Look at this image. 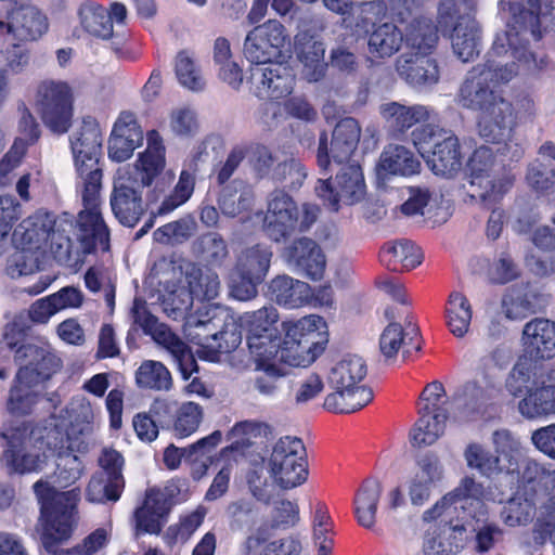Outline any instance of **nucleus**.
<instances>
[{"instance_id":"nucleus-1","label":"nucleus","mask_w":555,"mask_h":555,"mask_svg":"<svg viewBox=\"0 0 555 555\" xmlns=\"http://www.w3.org/2000/svg\"><path fill=\"white\" fill-rule=\"evenodd\" d=\"M548 9V0H515L506 30L496 34L486 61L466 74L459 89L456 101L476 113L480 139L498 145V151L511 160L524 156L516 129L533 121L535 103L528 95L508 99L490 88L489 81L508 83L520 72L537 74L545 67L546 60L528 50L527 44L541 38V17Z\"/></svg>"},{"instance_id":"nucleus-2","label":"nucleus","mask_w":555,"mask_h":555,"mask_svg":"<svg viewBox=\"0 0 555 555\" xmlns=\"http://www.w3.org/2000/svg\"><path fill=\"white\" fill-rule=\"evenodd\" d=\"M103 134L98 121L83 118L81 125L69 135V146L74 166L81 188L85 209L78 215V240L85 250H91L96 244L107 247L108 229L99 210L102 188Z\"/></svg>"},{"instance_id":"nucleus-3","label":"nucleus","mask_w":555,"mask_h":555,"mask_svg":"<svg viewBox=\"0 0 555 555\" xmlns=\"http://www.w3.org/2000/svg\"><path fill=\"white\" fill-rule=\"evenodd\" d=\"M555 469L527 460L518 487L505 502L500 518L508 527L529 525L537 518L538 531L555 546Z\"/></svg>"},{"instance_id":"nucleus-4","label":"nucleus","mask_w":555,"mask_h":555,"mask_svg":"<svg viewBox=\"0 0 555 555\" xmlns=\"http://www.w3.org/2000/svg\"><path fill=\"white\" fill-rule=\"evenodd\" d=\"M73 224L65 219H56L55 216L46 210H37L35 214L23 220L12 234V242L20 245L29 244L39 247L42 250L50 248L54 258L60 263L77 262L82 255L92 253L95 248L107 250L96 244L91 250L83 249L81 242L78 240V223L76 224V240L78 246H75L67 233ZM109 240L107 241V246Z\"/></svg>"},{"instance_id":"nucleus-5","label":"nucleus","mask_w":555,"mask_h":555,"mask_svg":"<svg viewBox=\"0 0 555 555\" xmlns=\"http://www.w3.org/2000/svg\"><path fill=\"white\" fill-rule=\"evenodd\" d=\"M15 362L21 367L10 390L7 410L23 416L34 411L41 399L40 385L59 370L61 361L48 347L29 345L16 350Z\"/></svg>"},{"instance_id":"nucleus-6","label":"nucleus","mask_w":555,"mask_h":555,"mask_svg":"<svg viewBox=\"0 0 555 555\" xmlns=\"http://www.w3.org/2000/svg\"><path fill=\"white\" fill-rule=\"evenodd\" d=\"M504 388L513 398H520L519 414L526 420L555 415V385L535 369V360L520 356L508 372Z\"/></svg>"},{"instance_id":"nucleus-7","label":"nucleus","mask_w":555,"mask_h":555,"mask_svg":"<svg viewBox=\"0 0 555 555\" xmlns=\"http://www.w3.org/2000/svg\"><path fill=\"white\" fill-rule=\"evenodd\" d=\"M366 374L367 366L361 357L345 356L328 373L327 382L334 391L325 397L323 406L335 413H353L367 405L373 391L361 384Z\"/></svg>"},{"instance_id":"nucleus-8","label":"nucleus","mask_w":555,"mask_h":555,"mask_svg":"<svg viewBox=\"0 0 555 555\" xmlns=\"http://www.w3.org/2000/svg\"><path fill=\"white\" fill-rule=\"evenodd\" d=\"M482 493L480 483L472 477H464L456 488L423 512L422 520L427 524L439 520L440 528L447 530L462 525L466 534L469 519H475L477 522H483L487 519L488 511L481 501Z\"/></svg>"},{"instance_id":"nucleus-9","label":"nucleus","mask_w":555,"mask_h":555,"mask_svg":"<svg viewBox=\"0 0 555 555\" xmlns=\"http://www.w3.org/2000/svg\"><path fill=\"white\" fill-rule=\"evenodd\" d=\"M34 491L46 522L42 543L52 553L59 543L68 540L74 532L80 492L78 489L60 492L42 480L34 485Z\"/></svg>"},{"instance_id":"nucleus-10","label":"nucleus","mask_w":555,"mask_h":555,"mask_svg":"<svg viewBox=\"0 0 555 555\" xmlns=\"http://www.w3.org/2000/svg\"><path fill=\"white\" fill-rule=\"evenodd\" d=\"M320 214L317 205L305 203L301 207L284 189H275L266 199L262 230L274 243H282L297 232L308 231Z\"/></svg>"},{"instance_id":"nucleus-11","label":"nucleus","mask_w":555,"mask_h":555,"mask_svg":"<svg viewBox=\"0 0 555 555\" xmlns=\"http://www.w3.org/2000/svg\"><path fill=\"white\" fill-rule=\"evenodd\" d=\"M476 0H441L438 22L442 28L452 27L451 46L464 63L474 61L482 49L481 31L472 16Z\"/></svg>"},{"instance_id":"nucleus-12","label":"nucleus","mask_w":555,"mask_h":555,"mask_svg":"<svg viewBox=\"0 0 555 555\" xmlns=\"http://www.w3.org/2000/svg\"><path fill=\"white\" fill-rule=\"evenodd\" d=\"M493 152L488 146L474 151L468 163V198L472 204L492 207L512 188L514 178L507 172H496Z\"/></svg>"},{"instance_id":"nucleus-13","label":"nucleus","mask_w":555,"mask_h":555,"mask_svg":"<svg viewBox=\"0 0 555 555\" xmlns=\"http://www.w3.org/2000/svg\"><path fill=\"white\" fill-rule=\"evenodd\" d=\"M325 327L324 320L319 315H307L296 322H284L285 338L280 339L276 363L291 366H307L323 351L318 340L320 331Z\"/></svg>"},{"instance_id":"nucleus-14","label":"nucleus","mask_w":555,"mask_h":555,"mask_svg":"<svg viewBox=\"0 0 555 555\" xmlns=\"http://www.w3.org/2000/svg\"><path fill=\"white\" fill-rule=\"evenodd\" d=\"M412 140L435 175L452 177L461 169L459 139L450 130L426 125L412 132Z\"/></svg>"},{"instance_id":"nucleus-15","label":"nucleus","mask_w":555,"mask_h":555,"mask_svg":"<svg viewBox=\"0 0 555 555\" xmlns=\"http://www.w3.org/2000/svg\"><path fill=\"white\" fill-rule=\"evenodd\" d=\"M69 425L65 433L57 426L50 429L46 440L49 448H67L78 453L89 450L95 428V412L91 402L83 396L74 397L65 409Z\"/></svg>"},{"instance_id":"nucleus-16","label":"nucleus","mask_w":555,"mask_h":555,"mask_svg":"<svg viewBox=\"0 0 555 555\" xmlns=\"http://www.w3.org/2000/svg\"><path fill=\"white\" fill-rule=\"evenodd\" d=\"M268 470L273 482L281 489L289 490L302 485L308 478V463L301 439L281 437L273 446Z\"/></svg>"},{"instance_id":"nucleus-17","label":"nucleus","mask_w":555,"mask_h":555,"mask_svg":"<svg viewBox=\"0 0 555 555\" xmlns=\"http://www.w3.org/2000/svg\"><path fill=\"white\" fill-rule=\"evenodd\" d=\"M132 315L134 323L171 354L183 379H189L197 371V363L190 347L167 325L158 323L143 300L134 299Z\"/></svg>"},{"instance_id":"nucleus-18","label":"nucleus","mask_w":555,"mask_h":555,"mask_svg":"<svg viewBox=\"0 0 555 555\" xmlns=\"http://www.w3.org/2000/svg\"><path fill=\"white\" fill-rule=\"evenodd\" d=\"M35 104L43 124L52 132H67L73 118V91L67 82L43 80L37 88Z\"/></svg>"},{"instance_id":"nucleus-19","label":"nucleus","mask_w":555,"mask_h":555,"mask_svg":"<svg viewBox=\"0 0 555 555\" xmlns=\"http://www.w3.org/2000/svg\"><path fill=\"white\" fill-rule=\"evenodd\" d=\"M315 194L332 211H338L340 203L353 205L365 194V183L361 167L349 164L340 168L335 179H319Z\"/></svg>"},{"instance_id":"nucleus-20","label":"nucleus","mask_w":555,"mask_h":555,"mask_svg":"<svg viewBox=\"0 0 555 555\" xmlns=\"http://www.w3.org/2000/svg\"><path fill=\"white\" fill-rule=\"evenodd\" d=\"M287 41L288 35L284 25L276 20H268L248 31L243 53L254 66L266 65L281 55Z\"/></svg>"},{"instance_id":"nucleus-21","label":"nucleus","mask_w":555,"mask_h":555,"mask_svg":"<svg viewBox=\"0 0 555 555\" xmlns=\"http://www.w3.org/2000/svg\"><path fill=\"white\" fill-rule=\"evenodd\" d=\"M140 186L129 167L117 170L111 194V207L124 225L134 227L144 211Z\"/></svg>"},{"instance_id":"nucleus-22","label":"nucleus","mask_w":555,"mask_h":555,"mask_svg":"<svg viewBox=\"0 0 555 555\" xmlns=\"http://www.w3.org/2000/svg\"><path fill=\"white\" fill-rule=\"evenodd\" d=\"M250 83L254 94L260 100L276 101L292 93L294 75L292 70L281 63H269L250 68ZM273 114H276V104H268Z\"/></svg>"},{"instance_id":"nucleus-23","label":"nucleus","mask_w":555,"mask_h":555,"mask_svg":"<svg viewBox=\"0 0 555 555\" xmlns=\"http://www.w3.org/2000/svg\"><path fill=\"white\" fill-rule=\"evenodd\" d=\"M127 13L126 5L120 2H113L106 9L96 2L87 1L79 7L77 15L79 27L86 35L105 41L114 37L113 23L124 24Z\"/></svg>"},{"instance_id":"nucleus-24","label":"nucleus","mask_w":555,"mask_h":555,"mask_svg":"<svg viewBox=\"0 0 555 555\" xmlns=\"http://www.w3.org/2000/svg\"><path fill=\"white\" fill-rule=\"evenodd\" d=\"M361 134V128L354 118L347 117L337 122L333 130L331 149L327 135L322 133L319 139L318 164L326 169L331 159L341 164L348 160L356 151Z\"/></svg>"},{"instance_id":"nucleus-25","label":"nucleus","mask_w":555,"mask_h":555,"mask_svg":"<svg viewBox=\"0 0 555 555\" xmlns=\"http://www.w3.org/2000/svg\"><path fill=\"white\" fill-rule=\"evenodd\" d=\"M282 258L288 266L305 273L312 280L322 278L325 259L317 243L309 237H299L284 247Z\"/></svg>"},{"instance_id":"nucleus-26","label":"nucleus","mask_w":555,"mask_h":555,"mask_svg":"<svg viewBox=\"0 0 555 555\" xmlns=\"http://www.w3.org/2000/svg\"><path fill=\"white\" fill-rule=\"evenodd\" d=\"M522 356L546 360L555 357V322L547 319H533L522 330Z\"/></svg>"},{"instance_id":"nucleus-27","label":"nucleus","mask_w":555,"mask_h":555,"mask_svg":"<svg viewBox=\"0 0 555 555\" xmlns=\"http://www.w3.org/2000/svg\"><path fill=\"white\" fill-rule=\"evenodd\" d=\"M169 509L170 502L164 491L147 490L142 505L134 512L137 530L144 533H159Z\"/></svg>"},{"instance_id":"nucleus-28","label":"nucleus","mask_w":555,"mask_h":555,"mask_svg":"<svg viewBox=\"0 0 555 555\" xmlns=\"http://www.w3.org/2000/svg\"><path fill=\"white\" fill-rule=\"evenodd\" d=\"M11 10L15 40L18 42L36 41L49 29L47 15L31 3L17 4Z\"/></svg>"},{"instance_id":"nucleus-29","label":"nucleus","mask_w":555,"mask_h":555,"mask_svg":"<svg viewBox=\"0 0 555 555\" xmlns=\"http://www.w3.org/2000/svg\"><path fill=\"white\" fill-rule=\"evenodd\" d=\"M428 54L404 53L396 61V70L401 78L414 87L431 86L439 80V70L435 60Z\"/></svg>"},{"instance_id":"nucleus-30","label":"nucleus","mask_w":555,"mask_h":555,"mask_svg":"<svg viewBox=\"0 0 555 555\" xmlns=\"http://www.w3.org/2000/svg\"><path fill=\"white\" fill-rule=\"evenodd\" d=\"M295 50L300 63L304 65L302 74L310 82H317L325 75L324 62L325 47L306 31L295 36Z\"/></svg>"},{"instance_id":"nucleus-31","label":"nucleus","mask_w":555,"mask_h":555,"mask_svg":"<svg viewBox=\"0 0 555 555\" xmlns=\"http://www.w3.org/2000/svg\"><path fill=\"white\" fill-rule=\"evenodd\" d=\"M220 322L223 323L222 328L211 335L216 344L208 345L211 352L210 360H214L219 351L229 352L235 349L242 341L240 325L230 312L222 307L212 308V317L207 321H198V324L216 327L217 323Z\"/></svg>"},{"instance_id":"nucleus-32","label":"nucleus","mask_w":555,"mask_h":555,"mask_svg":"<svg viewBox=\"0 0 555 555\" xmlns=\"http://www.w3.org/2000/svg\"><path fill=\"white\" fill-rule=\"evenodd\" d=\"M194 192V177L188 170H182L173 190L164 196L163 201L156 208H151L150 219L135 233L134 240L141 238L153 227L154 219L158 216H166L185 204Z\"/></svg>"},{"instance_id":"nucleus-33","label":"nucleus","mask_w":555,"mask_h":555,"mask_svg":"<svg viewBox=\"0 0 555 555\" xmlns=\"http://www.w3.org/2000/svg\"><path fill=\"white\" fill-rule=\"evenodd\" d=\"M379 113L391 128L404 132L416 124L430 120L434 111L421 104L405 105L399 102H387L379 106Z\"/></svg>"},{"instance_id":"nucleus-34","label":"nucleus","mask_w":555,"mask_h":555,"mask_svg":"<svg viewBox=\"0 0 555 555\" xmlns=\"http://www.w3.org/2000/svg\"><path fill=\"white\" fill-rule=\"evenodd\" d=\"M269 291L280 306L293 309L311 302L312 289L306 282L288 275H278L271 280Z\"/></svg>"},{"instance_id":"nucleus-35","label":"nucleus","mask_w":555,"mask_h":555,"mask_svg":"<svg viewBox=\"0 0 555 555\" xmlns=\"http://www.w3.org/2000/svg\"><path fill=\"white\" fill-rule=\"evenodd\" d=\"M403 33L392 22H384L373 27L367 38L369 53L376 59H388L402 47Z\"/></svg>"},{"instance_id":"nucleus-36","label":"nucleus","mask_w":555,"mask_h":555,"mask_svg":"<svg viewBox=\"0 0 555 555\" xmlns=\"http://www.w3.org/2000/svg\"><path fill=\"white\" fill-rule=\"evenodd\" d=\"M382 483L377 479H366L356 493L353 500L354 516L360 526L372 529L376 522Z\"/></svg>"},{"instance_id":"nucleus-37","label":"nucleus","mask_w":555,"mask_h":555,"mask_svg":"<svg viewBox=\"0 0 555 555\" xmlns=\"http://www.w3.org/2000/svg\"><path fill=\"white\" fill-rule=\"evenodd\" d=\"M467 540L462 525L452 530L441 529L428 532L423 542L424 555H455L465 545Z\"/></svg>"},{"instance_id":"nucleus-38","label":"nucleus","mask_w":555,"mask_h":555,"mask_svg":"<svg viewBox=\"0 0 555 555\" xmlns=\"http://www.w3.org/2000/svg\"><path fill=\"white\" fill-rule=\"evenodd\" d=\"M147 147L137 160L135 169L140 171L142 186L150 185L165 167V147L158 132H147Z\"/></svg>"},{"instance_id":"nucleus-39","label":"nucleus","mask_w":555,"mask_h":555,"mask_svg":"<svg viewBox=\"0 0 555 555\" xmlns=\"http://www.w3.org/2000/svg\"><path fill=\"white\" fill-rule=\"evenodd\" d=\"M272 257L273 251L270 246L256 244L242 250L237 257L235 270L238 274L262 282L269 272Z\"/></svg>"},{"instance_id":"nucleus-40","label":"nucleus","mask_w":555,"mask_h":555,"mask_svg":"<svg viewBox=\"0 0 555 555\" xmlns=\"http://www.w3.org/2000/svg\"><path fill=\"white\" fill-rule=\"evenodd\" d=\"M403 40L415 53L429 54L438 41L437 28L428 17H413L404 28Z\"/></svg>"},{"instance_id":"nucleus-41","label":"nucleus","mask_w":555,"mask_h":555,"mask_svg":"<svg viewBox=\"0 0 555 555\" xmlns=\"http://www.w3.org/2000/svg\"><path fill=\"white\" fill-rule=\"evenodd\" d=\"M1 436L8 441V449L3 452L1 464L10 473L24 474L40 468L41 460L38 455L21 453L22 433L20 430L15 433L3 430Z\"/></svg>"},{"instance_id":"nucleus-42","label":"nucleus","mask_w":555,"mask_h":555,"mask_svg":"<svg viewBox=\"0 0 555 555\" xmlns=\"http://www.w3.org/2000/svg\"><path fill=\"white\" fill-rule=\"evenodd\" d=\"M418 414L420 417L410 433V440L413 446L421 448L435 443L444 434L448 414L421 411Z\"/></svg>"},{"instance_id":"nucleus-43","label":"nucleus","mask_w":555,"mask_h":555,"mask_svg":"<svg viewBox=\"0 0 555 555\" xmlns=\"http://www.w3.org/2000/svg\"><path fill=\"white\" fill-rule=\"evenodd\" d=\"M12 243L15 250L7 260V274L12 279H17L39 270L46 251L29 244L20 245L16 242Z\"/></svg>"},{"instance_id":"nucleus-44","label":"nucleus","mask_w":555,"mask_h":555,"mask_svg":"<svg viewBox=\"0 0 555 555\" xmlns=\"http://www.w3.org/2000/svg\"><path fill=\"white\" fill-rule=\"evenodd\" d=\"M473 308L468 298L460 292H452L446 307V322L449 331L457 338L464 337L470 326Z\"/></svg>"},{"instance_id":"nucleus-45","label":"nucleus","mask_w":555,"mask_h":555,"mask_svg":"<svg viewBox=\"0 0 555 555\" xmlns=\"http://www.w3.org/2000/svg\"><path fill=\"white\" fill-rule=\"evenodd\" d=\"M255 202L253 189L243 183L234 182L224 186L219 195L218 205L221 212L234 218L249 210Z\"/></svg>"},{"instance_id":"nucleus-46","label":"nucleus","mask_w":555,"mask_h":555,"mask_svg":"<svg viewBox=\"0 0 555 555\" xmlns=\"http://www.w3.org/2000/svg\"><path fill=\"white\" fill-rule=\"evenodd\" d=\"M135 384L139 388L169 391L172 388V376L169 370L159 361L144 360L137 369Z\"/></svg>"},{"instance_id":"nucleus-47","label":"nucleus","mask_w":555,"mask_h":555,"mask_svg":"<svg viewBox=\"0 0 555 555\" xmlns=\"http://www.w3.org/2000/svg\"><path fill=\"white\" fill-rule=\"evenodd\" d=\"M491 442L495 456H500V463L505 472L515 470L522 449L519 438L507 428H499L492 433Z\"/></svg>"},{"instance_id":"nucleus-48","label":"nucleus","mask_w":555,"mask_h":555,"mask_svg":"<svg viewBox=\"0 0 555 555\" xmlns=\"http://www.w3.org/2000/svg\"><path fill=\"white\" fill-rule=\"evenodd\" d=\"M380 167L391 175L411 176L418 171L420 162L406 147L389 145L380 156Z\"/></svg>"},{"instance_id":"nucleus-49","label":"nucleus","mask_w":555,"mask_h":555,"mask_svg":"<svg viewBox=\"0 0 555 555\" xmlns=\"http://www.w3.org/2000/svg\"><path fill=\"white\" fill-rule=\"evenodd\" d=\"M186 281L188 291L193 298L210 300L219 295L220 281L216 272L193 267L186 272Z\"/></svg>"},{"instance_id":"nucleus-50","label":"nucleus","mask_w":555,"mask_h":555,"mask_svg":"<svg viewBox=\"0 0 555 555\" xmlns=\"http://www.w3.org/2000/svg\"><path fill=\"white\" fill-rule=\"evenodd\" d=\"M307 176L306 168L299 159L285 156L272 168L270 179L275 183L284 184L291 191H296L301 188Z\"/></svg>"},{"instance_id":"nucleus-51","label":"nucleus","mask_w":555,"mask_h":555,"mask_svg":"<svg viewBox=\"0 0 555 555\" xmlns=\"http://www.w3.org/2000/svg\"><path fill=\"white\" fill-rule=\"evenodd\" d=\"M464 459L469 468L478 470L486 477L505 472L504 466L500 463V456H495L476 442H472L465 448Z\"/></svg>"},{"instance_id":"nucleus-52","label":"nucleus","mask_w":555,"mask_h":555,"mask_svg":"<svg viewBox=\"0 0 555 555\" xmlns=\"http://www.w3.org/2000/svg\"><path fill=\"white\" fill-rule=\"evenodd\" d=\"M193 250L210 266H221L229 256L225 241L215 232L205 233L194 241Z\"/></svg>"},{"instance_id":"nucleus-53","label":"nucleus","mask_w":555,"mask_h":555,"mask_svg":"<svg viewBox=\"0 0 555 555\" xmlns=\"http://www.w3.org/2000/svg\"><path fill=\"white\" fill-rule=\"evenodd\" d=\"M247 346L256 365L276 363V354H279L280 347L278 334L248 335Z\"/></svg>"},{"instance_id":"nucleus-54","label":"nucleus","mask_w":555,"mask_h":555,"mask_svg":"<svg viewBox=\"0 0 555 555\" xmlns=\"http://www.w3.org/2000/svg\"><path fill=\"white\" fill-rule=\"evenodd\" d=\"M124 486L125 482L115 481L104 473H98L89 481L86 496L92 503L116 502L121 495Z\"/></svg>"},{"instance_id":"nucleus-55","label":"nucleus","mask_w":555,"mask_h":555,"mask_svg":"<svg viewBox=\"0 0 555 555\" xmlns=\"http://www.w3.org/2000/svg\"><path fill=\"white\" fill-rule=\"evenodd\" d=\"M196 231V221L186 216L159 227L153 232L154 241L159 244H179L189 240Z\"/></svg>"},{"instance_id":"nucleus-56","label":"nucleus","mask_w":555,"mask_h":555,"mask_svg":"<svg viewBox=\"0 0 555 555\" xmlns=\"http://www.w3.org/2000/svg\"><path fill=\"white\" fill-rule=\"evenodd\" d=\"M59 451V462L56 464V482L61 488H65L76 480H78L82 474L83 465L76 451H72L66 447L63 449L52 448Z\"/></svg>"},{"instance_id":"nucleus-57","label":"nucleus","mask_w":555,"mask_h":555,"mask_svg":"<svg viewBox=\"0 0 555 555\" xmlns=\"http://www.w3.org/2000/svg\"><path fill=\"white\" fill-rule=\"evenodd\" d=\"M279 314L274 307H263L257 311L246 312L241 318V324L248 328V335L254 334H276L274 324Z\"/></svg>"},{"instance_id":"nucleus-58","label":"nucleus","mask_w":555,"mask_h":555,"mask_svg":"<svg viewBox=\"0 0 555 555\" xmlns=\"http://www.w3.org/2000/svg\"><path fill=\"white\" fill-rule=\"evenodd\" d=\"M389 256L393 264L400 263L403 269L415 268L422 261V253L417 246L406 240L388 243L383 249V257Z\"/></svg>"},{"instance_id":"nucleus-59","label":"nucleus","mask_w":555,"mask_h":555,"mask_svg":"<svg viewBox=\"0 0 555 555\" xmlns=\"http://www.w3.org/2000/svg\"><path fill=\"white\" fill-rule=\"evenodd\" d=\"M228 515L230 518V528L234 531L249 530L254 528L260 519V513L257 506L250 501H236L229 505Z\"/></svg>"},{"instance_id":"nucleus-60","label":"nucleus","mask_w":555,"mask_h":555,"mask_svg":"<svg viewBox=\"0 0 555 555\" xmlns=\"http://www.w3.org/2000/svg\"><path fill=\"white\" fill-rule=\"evenodd\" d=\"M202 420V406L195 402H184L176 412L173 430L179 437H189L197 430Z\"/></svg>"},{"instance_id":"nucleus-61","label":"nucleus","mask_w":555,"mask_h":555,"mask_svg":"<svg viewBox=\"0 0 555 555\" xmlns=\"http://www.w3.org/2000/svg\"><path fill=\"white\" fill-rule=\"evenodd\" d=\"M351 14L354 26L363 30H367L370 26L373 28L376 26L375 21L382 20L387 15L385 14V7H383L380 0L356 3L351 8Z\"/></svg>"},{"instance_id":"nucleus-62","label":"nucleus","mask_w":555,"mask_h":555,"mask_svg":"<svg viewBox=\"0 0 555 555\" xmlns=\"http://www.w3.org/2000/svg\"><path fill=\"white\" fill-rule=\"evenodd\" d=\"M176 74L179 82L190 90L198 91L205 86L199 69L185 52H181L177 56Z\"/></svg>"},{"instance_id":"nucleus-63","label":"nucleus","mask_w":555,"mask_h":555,"mask_svg":"<svg viewBox=\"0 0 555 555\" xmlns=\"http://www.w3.org/2000/svg\"><path fill=\"white\" fill-rule=\"evenodd\" d=\"M406 345L404 339V332L401 324L390 322L382 332L379 337V350L386 361L395 359Z\"/></svg>"},{"instance_id":"nucleus-64","label":"nucleus","mask_w":555,"mask_h":555,"mask_svg":"<svg viewBox=\"0 0 555 555\" xmlns=\"http://www.w3.org/2000/svg\"><path fill=\"white\" fill-rule=\"evenodd\" d=\"M111 530L98 528L88 534L80 543L68 551L69 555H94L103 550L111 540Z\"/></svg>"}]
</instances>
